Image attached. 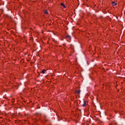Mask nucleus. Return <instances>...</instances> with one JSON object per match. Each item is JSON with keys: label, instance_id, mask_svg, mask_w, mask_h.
Segmentation results:
<instances>
[{"label": "nucleus", "instance_id": "1", "mask_svg": "<svg viewBox=\"0 0 125 125\" xmlns=\"http://www.w3.org/2000/svg\"><path fill=\"white\" fill-rule=\"evenodd\" d=\"M61 6H62V7H63V8H66V6L65 5V4H64V3H61Z\"/></svg>", "mask_w": 125, "mask_h": 125}, {"label": "nucleus", "instance_id": "8", "mask_svg": "<svg viewBox=\"0 0 125 125\" xmlns=\"http://www.w3.org/2000/svg\"><path fill=\"white\" fill-rule=\"evenodd\" d=\"M82 110L81 109H80V111L81 112Z\"/></svg>", "mask_w": 125, "mask_h": 125}, {"label": "nucleus", "instance_id": "6", "mask_svg": "<svg viewBox=\"0 0 125 125\" xmlns=\"http://www.w3.org/2000/svg\"><path fill=\"white\" fill-rule=\"evenodd\" d=\"M112 3L113 5H114V6L117 5V3H115V1H112Z\"/></svg>", "mask_w": 125, "mask_h": 125}, {"label": "nucleus", "instance_id": "5", "mask_svg": "<svg viewBox=\"0 0 125 125\" xmlns=\"http://www.w3.org/2000/svg\"><path fill=\"white\" fill-rule=\"evenodd\" d=\"M76 93H79V94L81 93V90H76Z\"/></svg>", "mask_w": 125, "mask_h": 125}, {"label": "nucleus", "instance_id": "3", "mask_svg": "<svg viewBox=\"0 0 125 125\" xmlns=\"http://www.w3.org/2000/svg\"><path fill=\"white\" fill-rule=\"evenodd\" d=\"M65 38L68 39V40H71V36L70 35H66Z\"/></svg>", "mask_w": 125, "mask_h": 125}, {"label": "nucleus", "instance_id": "2", "mask_svg": "<svg viewBox=\"0 0 125 125\" xmlns=\"http://www.w3.org/2000/svg\"><path fill=\"white\" fill-rule=\"evenodd\" d=\"M86 104V102L85 101H84L83 104L82 105V107H85Z\"/></svg>", "mask_w": 125, "mask_h": 125}, {"label": "nucleus", "instance_id": "4", "mask_svg": "<svg viewBox=\"0 0 125 125\" xmlns=\"http://www.w3.org/2000/svg\"><path fill=\"white\" fill-rule=\"evenodd\" d=\"M46 72V70H45V69H43L42 70L41 73L42 74H44V73H45Z\"/></svg>", "mask_w": 125, "mask_h": 125}, {"label": "nucleus", "instance_id": "7", "mask_svg": "<svg viewBox=\"0 0 125 125\" xmlns=\"http://www.w3.org/2000/svg\"><path fill=\"white\" fill-rule=\"evenodd\" d=\"M44 13L45 14H47L48 13V12H47V10H45Z\"/></svg>", "mask_w": 125, "mask_h": 125}]
</instances>
